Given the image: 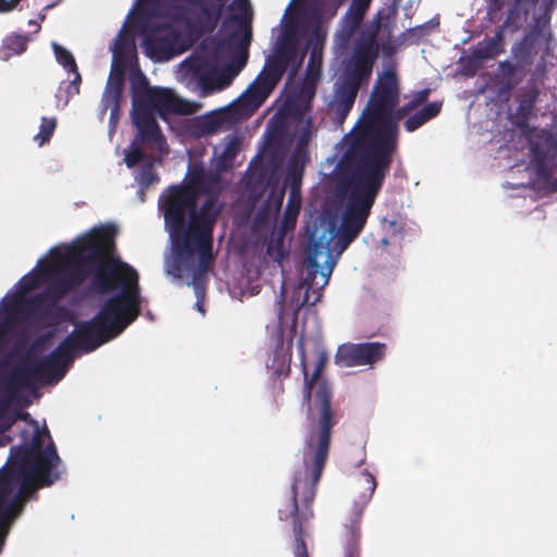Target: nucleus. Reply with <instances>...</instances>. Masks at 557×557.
I'll return each instance as SVG.
<instances>
[{
    "label": "nucleus",
    "mask_w": 557,
    "mask_h": 557,
    "mask_svg": "<svg viewBox=\"0 0 557 557\" xmlns=\"http://www.w3.org/2000/svg\"><path fill=\"white\" fill-rule=\"evenodd\" d=\"M22 0H0V13L13 11Z\"/></svg>",
    "instance_id": "393cba45"
},
{
    "label": "nucleus",
    "mask_w": 557,
    "mask_h": 557,
    "mask_svg": "<svg viewBox=\"0 0 557 557\" xmlns=\"http://www.w3.org/2000/svg\"><path fill=\"white\" fill-rule=\"evenodd\" d=\"M382 245H383V246H387V245H388V240H387V238H383V239H382Z\"/></svg>",
    "instance_id": "cd10ccee"
},
{
    "label": "nucleus",
    "mask_w": 557,
    "mask_h": 557,
    "mask_svg": "<svg viewBox=\"0 0 557 557\" xmlns=\"http://www.w3.org/2000/svg\"><path fill=\"white\" fill-rule=\"evenodd\" d=\"M314 97V88L305 86L298 99H290L288 102V114L290 122L295 125L297 147L294 153V162H299L307 156V146L312 135L311 115L309 113L310 102Z\"/></svg>",
    "instance_id": "9d476101"
},
{
    "label": "nucleus",
    "mask_w": 557,
    "mask_h": 557,
    "mask_svg": "<svg viewBox=\"0 0 557 557\" xmlns=\"http://www.w3.org/2000/svg\"><path fill=\"white\" fill-rule=\"evenodd\" d=\"M537 0H531L532 4H534Z\"/></svg>",
    "instance_id": "c85d7f7f"
},
{
    "label": "nucleus",
    "mask_w": 557,
    "mask_h": 557,
    "mask_svg": "<svg viewBox=\"0 0 557 557\" xmlns=\"http://www.w3.org/2000/svg\"><path fill=\"white\" fill-rule=\"evenodd\" d=\"M242 141L236 135L226 136L213 150V164L214 170H207L203 165L194 164L187 173V181L185 185L169 187L159 199V207L163 211L165 218L166 199L168 195L175 190L178 194L177 208L182 211L184 223H188L187 210L195 211L197 216V224H200L206 212L210 207L203 208L200 198L205 196H213L212 206H218L219 212L222 205L219 201V193L223 188V183L218 172L230 169L233 164L234 158L240 150Z\"/></svg>",
    "instance_id": "1a4fd4ad"
},
{
    "label": "nucleus",
    "mask_w": 557,
    "mask_h": 557,
    "mask_svg": "<svg viewBox=\"0 0 557 557\" xmlns=\"http://www.w3.org/2000/svg\"><path fill=\"white\" fill-rule=\"evenodd\" d=\"M26 48V38L20 35H12L5 38L3 47L0 50V58L9 59L12 54H20Z\"/></svg>",
    "instance_id": "dca6fc26"
},
{
    "label": "nucleus",
    "mask_w": 557,
    "mask_h": 557,
    "mask_svg": "<svg viewBox=\"0 0 557 557\" xmlns=\"http://www.w3.org/2000/svg\"><path fill=\"white\" fill-rule=\"evenodd\" d=\"M178 194L172 190L166 200L164 226L169 233L172 249L165 256L164 267L168 275L193 286L196 302L195 308L205 314L202 299L205 297L203 282L212 258V228L219 215L218 206H212L213 196L200 198L206 212L200 224H197L195 211L187 210L188 223H184L182 211L177 208Z\"/></svg>",
    "instance_id": "39448f33"
},
{
    "label": "nucleus",
    "mask_w": 557,
    "mask_h": 557,
    "mask_svg": "<svg viewBox=\"0 0 557 557\" xmlns=\"http://www.w3.org/2000/svg\"><path fill=\"white\" fill-rule=\"evenodd\" d=\"M320 369L317 368L310 383L306 384L305 396L310 399L309 419L312 429L305 440L304 463L310 471V483L296 479L293 484V499L284 510H280L281 519L293 517L297 512L296 495L302 487L305 491V500L313 498V486L319 482L330 447L331 429L333 424V412L331 409V393L327 384L319 377Z\"/></svg>",
    "instance_id": "6e6552de"
},
{
    "label": "nucleus",
    "mask_w": 557,
    "mask_h": 557,
    "mask_svg": "<svg viewBox=\"0 0 557 557\" xmlns=\"http://www.w3.org/2000/svg\"><path fill=\"white\" fill-rule=\"evenodd\" d=\"M370 3L371 0H354L334 35V47L339 52L345 50L352 37L358 34L352 54L344 63L334 83V91L330 100L341 122L352 108L360 87L370 79L379 52L376 42L379 25H370L359 30Z\"/></svg>",
    "instance_id": "0eeeda50"
},
{
    "label": "nucleus",
    "mask_w": 557,
    "mask_h": 557,
    "mask_svg": "<svg viewBox=\"0 0 557 557\" xmlns=\"http://www.w3.org/2000/svg\"><path fill=\"white\" fill-rule=\"evenodd\" d=\"M52 49L57 59V62L63 66L64 70H66L70 73H75L77 71V65L75 62V59L71 51L63 48L57 42H52Z\"/></svg>",
    "instance_id": "f3484780"
},
{
    "label": "nucleus",
    "mask_w": 557,
    "mask_h": 557,
    "mask_svg": "<svg viewBox=\"0 0 557 557\" xmlns=\"http://www.w3.org/2000/svg\"><path fill=\"white\" fill-rule=\"evenodd\" d=\"M531 152L537 168L539 180L543 183L545 189L549 193L557 190V181L549 176L548 166L550 159L557 153V146L552 139L545 140V147L531 144Z\"/></svg>",
    "instance_id": "ddd939ff"
},
{
    "label": "nucleus",
    "mask_w": 557,
    "mask_h": 557,
    "mask_svg": "<svg viewBox=\"0 0 557 557\" xmlns=\"http://www.w3.org/2000/svg\"><path fill=\"white\" fill-rule=\"evenodd\" d=\"M74 78L70 82L66 90L67 98L79 94L81 75L78 72L73 73Z\"/></svg>",
    "instance_id": "b1692460"
},
{
    "label": "nucleus",
    "mask_w": 557,
    "mask_h": 557,
    "mask_svg": "<svg viewBox=\"0 0 557 557\" xmlns=\"http://www.w3.org/2000/svg\"><path fill=\"white\" fill-rule=\"evenodd\" d=\"M136 0L147 5L152 23H159L161 9L197 16V23L215 27L226 10L222 41L207 39L176 71V78L200 97H208L228 87L245 67L251 41L252 9L249 0Z\"/></svg>",
    "instance_id": "f03ea898"
},
{
    "label": "nucleus",
    "mask_w": 557,
    "mask_h": 557,
    "mask_svg": "<svg viewBox=\"0 0 557 557\" xmlns=\"http://www.w3.org/2000/svg\"><path fill=\"white\" fill-rule=\"evenodd\" d=\"M502 51V35L497 34L495 37L486 42L480 44L473 51L475 59L484 60L494 58Z\"/></svg>",
    "instance_id": "2eb2a0df"
},
{
    "label": "nucleus",
    "mask_w": 557,
    "mask_h": 557,
    "mask_svg": "<svg viewBox=\"0 0 557 557\" xmlns=\"http://www.w3.org/2000/svg\"><path fill=\"white\" fill-rule=\"evenodd\" d=\"M502 67H503L504 73H506L507 71L508 72L512 71L511 65L509 63L503 64Z\"/></svg>",
    "instance_id": "bb28decb"
},
{
    "label": "nucleus",
    "mask_w": 557,
    "mask_h": 557,
    "mask_svg": "<svg viewBox=\"0 0 557 557\" xmlns=\"http://www.w3.org/2000/svg\"><path fill=\"white\" fill-rule=\"evenodd\" d=\"M288 180H290V194L282 226L275 243L271 242L267 249L268 255L276 262H281L285 257L284 236L288 231L294 228L301 206L299 177L296 171L288 174Z\"/></svg>",
    "instance_id": "9b49d317"
},
{
    "label": "nucleus",
    "mask_w": 557,
    "mask_h": 557,
    "mask_svg": "<svg viewBox=\"0 0 557 557\" xmlns=\"http://www.w3.org/2000/svg\"><path fill=\"white\" fill-rule=\"evenodd\" d=\"M199 108L200 103L183 99L170 88L146 86L135 94L132 116L138 134L126 151L124 162L128 168L143 163L137 176L141 189L158 181L152 164L168 154L157 117L165 120L166 113L190 114Z\"/></svg>",
    "instance_id": "423d86ee"
},
{
    "label": "nucleus",
    "mask_w": 557,
    "mask_h": 557,
    "mask_svg": "<svg viewBox=\"0 0 557 557\" xmlns=\"http://www.w3.org/2000/svg\"><path fill=\"white\" fill-rule=\"evenodd\" d=\"M294 531L296 535L295 557H308L306 554L305 542L301 539L300 532L296 524L294 527Z\"/></svg>",
    "instance_id": "5701e85b"
},
{
    "label": "nucleus",
    "mask_w": 557,
    "mask_h": 557,
    "mask_svg": "<svg viewBox=\"0 0 557 557\" xmlns=\"http://www.w3.org/2000/svg\"><path fill=\"white\" fill-rule=\"evenodd\" d=\"M57 127V120L54 117H41L39 132L34 135L33 140L39 146H44L49 141Z\"/></svg>",
    "instance_id": "a211bd4d"
},
{
    "label": "nucleus",
    "mask_w": 557,
    "mask_h": 557,
    "mask_svg": "<svg viewBox=\"0 0 557 557\" xmlns=\"http://www.w3.org/2000/svg\"><path fill=\"white\" fill-rule=\"evenodd\" d=\"M362 478L366 484V491L362 494V497L364 502H368L375 491L376 482L374 476L369 472L362 473Z\"/></svg>",
    "instance_id": "aec40b11"
},
{
    "label": "nucleus",
    "mask_w": 557,
    "mask_h": 557,
    "mask_svg": "<svg viewBox=\"0 0 557 557\" xmlns=\"http://www.w3.org/2000/svg\"><path fill=\"white\" fill-rule=\"evenodd\" d=\"M441 110V103L440 102H432L426 104L423 109H421L419 112L422 114L426 121L431 120L432 117L436 116Z\"/></svg>",
    "instance_id": "4be33fe9"
},
{
    "label": "nucleus",
    "mask_w": 557,
    "mask_h": 557,
    "mask_svg": "<svg viewBox=\"0 0 557 557\" xmlns=\"http://www.w3.org/2000/svg\"><path fill=\"white\" fill-rule=\"evenodd\" d=\"M343 0H290L282 17L281 34L273 53L255 81L231 104L197 116L189 122V132L197 137L212 135L238 120L252 114L269 97L283 73L294 76L305 58L304 40L315 54L323 46L324 22L332 18Z\"/></svg>",
    "instance_id": "7ed1b4c3"
},
{
    "label": "nucleus",
    "mask_w": 557,
    "mask_h": 557,
    "mask_svg": "<svg viewBox=\"0 0 557 557\" xmlns=\"http://www.w3.org/2000/svg\"><path fill=\"white\" fill-rule=\"evenodd\" d=\"M528 11L525 3L522 0H517L505 21V26L518 28L527 18Z\"/></svg>",
    "instance_id": "6ab92c4d"
},
{
    "label": "nucleus",
    "mask_w": 557,
    "mask_h": 557,
    "mask_svg": "<svg viewBox=\"0 0 557 557\" xmlns=\"http://www.w3.org/2000/svg\"><path fill=\"white\" fill-rule=\"evenodd\" d=\"M399 92L392 70L377 78L371 98L354 128L335 147V154L321 166L331 177L332 203L310 234L306 267L288 297L282 292L280 317L289 308L296 315L318 304L342 253L362 232L371 208L388 173L397 148L398 122L426 98L395 110Z\"/></svg>",
    "instance_id": "f257e3e1"
},
{
    "label": "nucleus",
    "mask_w": 557,
    "mask_h": 557,
    "mask_svg": "<svg viewBox=\"0 0 557 557\" xmlns=\"http://www.w3.org/2000/svg\"><path fill=\"white\" fill-rule=\"evenodd\" d=\"M507 0H490L493 10H498Z\"/></svg>",
    "instance_id": "a878e982"
},
{
    "label": "nucleus",
    "mask_w": 557,
    "mask_h": 557,
    "mask_svg": "<svg viewBox=\"0 0 557 557\" xmlns=\"http://www.w3.org/2000/svg\"><path fill=\"white\" fill-rule=\"evenodd\" d=\"M425 122H428L426 119H424L420 112H417L416 114L409 116L406 120L405 128L408 132H413L417 128H419L420 126H422Z\"/></svg>",
    "instance_id": "412c9836"
},
{
    "label": "nucleus",
    "mask_w": 557,
    "mask_h": 557,
    "mask_svg": "<svg viewBox=\"0 0 557 557\" xmlns=\"http://www.w3.org/2000/svg\"><path fill=\"white\" fill-rule=\"evenodd\" d=\"M383 348L379 343L344 344L337 349L335 362L345 368L371 366L381 359Z\"/></svg>",
    "instance_id": "f8f14e48"
},
{
    "label": "nucleus",
    "mask_w": 557,
    "mask_h": 557,
    "mask_svg": "<svg viewBox=\"0 0 557 557\" xmlns=\"http://www.w3.org/2000/svg\"><path fill=\"white\" fill-rule=\"evenodd\" d=\"M284 199V191L282 188H272L267 205L259 209L255 222L253 230L257 233H261L263 230H270L275 221L276 216L281 210L282 203Z\"/></svg>",
    "instance_id": "4468645a"
},
{
    "label": "nucleus",
    "mask_w": 557,
    "mask_h": 557,
    "mask_svg": "<svg viewBox=\"0 0 557 557\" xmlns=\"http://www.w3.org/2000/svg\"><path fill=\"white\" fill-rule=\"evenodd\" d=\"M157 14L159 23L154 24L150 21L152 14L147 12V5L135 3L111 47V73L102 99V106L110 109L111 124L115 123L117 116L124 69L132 64L136 55L135 30L144 34L145 54L156 62H162L184 52L200 33L215 28L198 25L196 15L164 9Z\"/></svg>",
    "instance_id": "20e7f679"
}]
</instances>
